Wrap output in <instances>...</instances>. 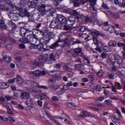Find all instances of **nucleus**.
<instances>
[{"mask_svg": "<svg viewBox=\"0 0 125 125\" xmlns=\"http://www.w3.org/2000/svg\"><path fill=\"white\" fill-rule=\"evenodd\" d=\"M34 31H37L36 30H33L32 32H31L30 34V35L27 36L26 37L23 39H21V41L24 43H30L31 44L35 43L36 42V39L32 37V33H33Z\"/></svg>", "mask_w": 125, "mask_h": 125, "instance_id": "f257e3e1", "label": "nucleus"}, {"mask_svg": "<svg viewBox=\"0 0 125 125\" xmlns=\"http://www.w3.org/2000/svg\"><path fill=\"white\" fill-rule=\"evenodd\" d=\"M82 51L81 48L78 47L74 49H72L69 51V52L71 53L73 57H76Z\"/></svg>", "mask_w": 125, "mask_h": 125, "instance_id": "f03ea898", "label": "nucleus"}, {"mask_svg": "<svg viewBox=\"0 0 125 125\" xmlns=\"http://www.w3.org/2000/svg\"><path fill=\"white\" fill-rule=\"evenodd\" d=\"M50 26L52 28H55L57 29H59L61 28V25L59 23L58 21L56 18L53 19Z\"/></svg>", "mask_w": 125, "mask_h": 125, "instance_id": "7ed1b4c3", "label": "nucleus"}, {"mask_svg": "<svg viewBox=\"0 0 125 125\" xmlns=\"http://www.w3.org/2000/svg\"><path fill=\"white\" fill-rule=\"evenodd\" d=\"M46 5L45 4H42L37 7L38 10L39 11L40 15L43 16L46 14L47 12V10H46Z\"/></svg>", "mask_w": 125, "mask_h": 125, "instance_id": "20e7f679", "label": "nucleus"}, {"mask_svg": "<svg viewBox=\"0 0 125 125\" xmlns=\"http://www.w3.org/2000/svg\"><path fill=\"white\" fill-rule=\"evenodd\" d=\"M0 103L2 105L5 106L7 108L8 110H11L12 106L11 104L9 103H7L4 99L3 97H1L0 98Z\"/></svg>", "mask_w": 125, "mask_h": 125, "instance_id": "39448f33", "label": "nucleus"}, {"mask_svg": "<svg viewBox=\"0 0 125 125\" xmlns=\"http://www.w3.org/2000/svg\"><path fill=\"white\" fill-rule=\"evenodd\" d=\"M68 38H67L65 39H61L59 38L58 40L52 44L51 45L49 46V48L51 49H54L57 47L59 45V43L68 40Z\"/></svg>", "mask_w": 125, "mask_h": 125, "instance_id": "423d86ee", "label": "nucleus"}, {"mask_svg": "<svg viewBox=\"0 0 125 125\" xmlns=\"http://www.w3.org/2000/svg\"><path fill=\"white\" fill-rule=\"evenodd\" d=\"M31 32V31L29 29L22 28L20 30V34L21 36L23 37L26 35L27 36L30 35V33Z\"/></svg>", "mask_w": 125, "mask_h": 125, "instance_id": "0eeeda50", "label": "nucleus"}, {"mask_svg": "<svg viewBox=\"0 0 125 125\" xmlns=\"http://www.w3.org/2000/svg\"><path fill=\"white\" fill-rule=\"evenodd\" d=\"M57 19L61 24L65 23L66 22V18L62 15L57 14Z\"/></svg>", "mask_w": 125, "mask_h": 125, "instance_id": "6e6552de", "label": "nucleus"}, {"mask_svg": "<svg viewBox=\"0 0 125 125\" xmlns=\"http://www.w3.org/2000/svg\"><path fill=\"white\" fill-rule=\"evenodd\" d=\"M42 62L40 61V60H35L32 63V65L31 67V68L32 69H36L37 66H40L42 65Z\"/></svg>", "mask_w": 125, "mask_h": 125, "instance_id": "1a4fd4ad", "label": "nucleus"}, {"mask_svg": "<svg viewBox=\"0 0 125 125\" xmlns=\"http://www.w3.org/2000/svg\"><path fill=\"white\" fill-rule=\"evenodd\" d=\"M48 28L46 27H43L42 29H39V31L43 36L48 35Z\"/></svg>", "mask_w": 125, "mask_h": 125, "instance_id": "9d476101", "label": "nucleus"}, {"mask_svg": "<svg viewBox=\"0 0 125 125\" xmlns=\"http://www.w3.org/2000/svg\"><path fill=\"white\" fill-rule=\"evenodd\" d=\"M55 56H54V54L53 53H51L49 54V59H50V60L47 61L46 63L48 64H52L55 61Z\"/></svg>", "mask_w": 125, "mask_h": 125, "instance_id": "9b49d317", "label": "nucleus"}, {"mask_svg": "<svg viewBox=\"0 0 125 125\" xmlns=\"http://www.w3.org/2000/svg\"><path fill=\"white\" fill-rule=\"evenodd\" d=\"M30 96L29 94L26 92H24L20 93V98L21 100H25Z\"/></svg>", "mask_w": 125, "mask_h": 125, "instance_id": "f8f14e48", "label": "nucleus"}, {"mask_svg": "<svg viewBox=\"0 0 125 125\" xmlns=\"http://www.w3.org/2000/svg\"><path fill=\"white\" fill-rule=\"evenodd\" d=\"M75 22V18L70 16L69 18L67 21H66V23L67 24H70L73 26Z\"/></svg>", "mask_w": 125, "mask_h": 125, "instance_id": "ddd939ff", "label": "nucleus"}, {"mask_svg": "<svg viewBox=\"0 0 125 125\" xmlns=\"http://www.w3.org/2000/svg\"><path fill=\"white\" fill-rule=\"evenodd\" d=\"M8 15L9 18L12 21L16 20V17L15 16V14L13 13L10 10L8 12Z\"/></svg>", "mask_w": 125, "mask_h": 125, "instance_id": "4468645a", "label": "nucleus"}, {"mask_svg": "<svg viewBox=\"0 0 125 125\" xmlns=\"http://www.w3.org/2000/svg\"><path fill=\"white\" fill-rule=\"evenodd\" d=\"M113 59L111 58L110 59V61L114 65L115 62L119 64H120L122 63V59L118 60L117 59L114 55L113 56Z\"/></svg>", "mask_w": 125, "mask_h": 125, "instance_id": "2eb2a0df", "label": "nucleus"}, {"mask_svg": "<svg viewBox=\"0 0 125 125\" xmlns=\"http://www.w3.org/2000/svg\"><path fill=\"white\" fill-rule=\"evenodd\" d=\"M28 4L30 7L32 8H35L37 6L36 2L32 0H29Z\"/></svg>", "mask_w": 125, "mask_h": 125, "instance_id": "dca6fc26", "label": "nucleus"}, {"mask_svg": "<svg viewBox=\"0 0 125 125\" xmlns=\"http://www.w3.org/2000/svg\"><path fill=\"white\" fill-rule=\"evenodd\" d=\"M43 40V43L45 44H46L49 42L51 38L49 35L43 36L42 38Z\"/></svg>", "mask_w": 125, "mask_h": 125, "instance_id": "f3484780", "label": "nucleus"}, {"mask_svg": "<svg viewBox=\"0 0 125 125\" xmlns=\"http://www.w3.org/2000/svg\"><path fill=\"white\" fill-rule=\"evenodd\" d=\"M92 33L96 36H100L103 37L105 36V34L101 31H94L92 32Z\"/></svg>", "mask_w": 125, "mask_h": 125, "instance_id": "a211bd4d", "label": "nucleus"}, {"mask_svg": "<svg viewBox=\"0 0 125 125\" xmlns=\"http://www.w3.org/2000/svg\"><path fill=\"white\" fill-rule=\"evenodd\" d=\"M73 84V82L71 81H68L66 85H64L63 87L62 88V89L65 91L67 90L68 89V88L67 86H72Z\"/></svg>", "mask_w": 125, "mask_h": 125, "instance_id": "6ab92c4d", "label": "nucleus"}, {"mask_svg": "<svg viewBox=\"0 0 125 125\" xmlns=\"http://www.w3.org/2000/svg\"><path fill=\"white\" fill-rule=\"evenodd\" d=\"M16 79L18 83L20 85L22 84L24 82L22 78L19 75H16Z\"/></svg>", "mask_w": 125, "mask_h": 125, "instance_id": "aec40b11", "label": "nucleus"}, {"mask_svg": "<svg viewBox=\"0 0 125 125\" xmlns=\"http://www.w3.org/2000/svg\"><path fill=\"white\" fill-rule=\"evenodd\" d=\"M26 103L28 106L31 107H32L33 106L32 100L30 96L27 99Z\"/></svg>", "mask_w": 125, "mask_h": 125, "instance_id": "412c9836", "label": "nucleus"}, {"mask_svg": "<svg viewBox=\"0 0 125 125\" xmlns=\"http://www.w3.org/2000/svg\"><path fill=\"white\" fill-rule=\"evenodd\" d=\"M116 113L118 115V116H117L116 115H115V114H114V117H113L114 118L113 119L114 120H119L120 117H121V113L119 110H117L116 111Z\"/></svg>", "mask_w": 125, "mask_h": 125, "instance_id": "4be33fe9", "label": "nucleus"}, {"mask_svg": "<svg viewBox=\"0 0 125 125\" xmlns=\"http://www.w3.org/2000/svg\"><path fill=\"white\" fill-rule=\"evenodd\" d=\"M3 60L6 63L10 62L11 60V58L10 56L6 55L3 57Z\"/></svg>", "mask_w": 125, "mask_h": 125, "instance_id": "5701e85b", "label": "nucleus"}, {"mask_svg": "<svg viewBox=\"0 0 125 125\" xmlns=\"http://www.w3.org/2000/svg\"><path fill=\"white\" fill-rule=\"evenodd\" d=\"M9 86V84L7 83H0V89H6Z\"/></svg>", "mask_w": 125, "mask_h": 125, "instance_id": "b1692460", "label": "nucleus"}, {"mask_svg": "<svg viewBox=\"0 0 125 125\" xmlns=\"http://www.w3.org/2000/svg\"><path fill=\"white\" fill-rule=\"evenodd\" d=\"M10 25L12 28V30L13 32L17 31L19 30L18 27L15 24L11 23Z\"/></svg>", "mask_w": 125, "mask_h": 125, "instance_id": "393cba45", "label": "nucleus"}, {"mask_svg": "<svg viewBox=\"0 0 125 125\" xmlns=\"http://www.w3.org/2000/svg\"><path fill=\"white\" fill-rule=\"evenodd\" d=\"M96 14H92L91 17V23H93L97 21Z\"/></svg>", "mask_w": 125, "mask_h": 125, "instance_id": "a878e982", "label": "nucleus"}, {"mask_svg": "<svg viewBox=\"0 0 125 125\" xmlns=\"http://www.w3.org/2000/svg\"><path fill=\"white\" fill-rule=\"evenodd\" d=\"M8 37L9 38V39L12 43H13L16 42L15 40L13 38V35L11 33L9 34Z\"/></svg>", "mask_w": 125, "mask_h": 125, "instance_id": "bb28decb", "label": "nucleus"}, {"mask_svg": "<svg viewBox=\"0 0 125 125\" xmlns=\"http://www.w3.org/2000/svg\"><path fill=\"white\" fill-rule=\"evenodd\" d=\"M0 28L3 29H5L7 28V26L4 23V21L1 20H0Z\"/></svg>", "mask_w": 125, "mask_h": 125, "instance_id": "cd10ccee", "label": "nucleus"}, {"mask_svg": "<svg viewBox=\"0 0 125 125\" xmlns=\"http://www.w3.org/2000/svg\"><path fill=\"white\" fill-rule=\"evenodd\" d=\"M83 65L81 63L75 64L74 66L75 69L77 70H81L83 67Z\"/></svg>", "mask_w": 125, "mask_h": 125, "instance_id": "c85d7f7f", "label": "nucleus"}, {"mask_svg": "<svg viewBox=\"0 0 125 125\" xmlns=\"http://www.w3.org/2000/svg\"><path fill=\"white\" fill-rule=\"evenodd\" d=\"M108 45L110 46L115 47L116 46V42L115 41L111 40L109 42Z\"/></svg>", "mask_w": 125, "mask_h": 125, "instance_id": "c756f323", "label": "nucleus"}, {"mask_svg": "<svg viewBox=\"0 0 125 125\" xmlns=\"http://www.w3.org/2000/svg\"><path fill=\"white\" fill-rule=\"evenodd\" d=\"M80 115L82 117L84 118L86 116H88L89 115V114L87 111H85L81 113Z\"/></svg>", "mask_w": 125, "mask_h": 125, "instance_id": "7c9ffc66", "label": "nucleus"}, {"mask_svg": "<svg viewBox=\"0 0 125 125\" xmlns=\"http://www.w3.org/2000/svg\"><path fill=\"white\" fill-rule=\"evenodd\" d=\"M58 71H51L47 72V73L49 75L54 76L58 75L57 73V72Z\"/></svg>", "mask_w": 125, "mask_h": 125, "instance_id": "2f4dec72", "label": "nucleus"}, {"mask_svg": "<svg viewBox=\"0 0 125 125\" xmlns=\"http://www.w3.org/2000/svg\"><path fill=\"white\" fill-rule=\"evenodd\" d=\"M59 88L58 86H55L54 85H52L49 87V89L53 91L56 90Z\"/></svg>", "mask_w": 125, "mask_h": 125, "instance_id": "473e14b6", "label": "nucleus"}, {"mask_svg": "<svg viewBox=\"0 0 125 125\" xmlns=\"http://www.w3.org/2000/svg\"><path fill=\"white\" fill-rule=\"evenodd\" d=\"M36 49L38 48L39 49V50L40 51H42V49L43 50V45L42 43H40L36 45Z\"/></svg>", "mask_w": 125, "mask_h": 125, "instance_id": "72a5a7b5", "label": "nucleus"}, {"mask_svg": "<svg viewBox=\"0 0 125 125\" xmlns=\"http://www.w3.org/2000/svg\"><path fill=\"white\" fill-rule=\"evenodd\" d=\"M83 61L85 64L87 65H90V62L88 57H87L84 59Z\"/></svg>", "mask_w": 125, "mask_h": 125, "instance_id": "f704fd0d", "label": "nucleus"}, {"mask_svg": "<svg viewBox=\"0 0 125 125\" xmlns=\"http://www.w3.org/2000/svg\"><path fill=\"white\" fill-rule=\"evenodd\" d=\"M33 74L36 76H40L41 75V71L38 70H36L33 72Z\"/></svg>", "mask_w": 125, "mask_h": 125, "instance_id": "c9c22d12", "label": "nucleus"}, {"mask_svg": "<svg viewBox=\"0 0 125 125\" xmlns=\"http://www.w3.org/2000/svg\"><path fill=\"white\" fill-rule=\"evenodd\" d=\"M73 26L70 24H66L64 26V29L66 30H68L70 29Z\"/></svg>", "mask_w": 125, "mask_h": 125, "instance_id": "e433bc0d", "label": "nucleus"}, {"mask_svg": "<svg viewBox=\"0 0 125 125\" xmlns=\"http://www.w3.org/2000/svg\"><path fill=\"white\" fill-rule=\"evenodd\" d=\"M66 105L68 107L71 108H73L75 107V106L74 103L70 102H67L66 104Z\"/></svg>", "mask_w": 125, "mask_h": 125, "instance_id": "4c0bfd02", "label": "nucleus"}, {"mask_svg": "<svg viewBox=\"0 0 125 125\" xmlns=\"http://www.w3.org/2000/svg\"><path fill=\"white\" fill-rule=\"evenodd\" d=\"M104 73V72L102 70H100L98 72L97 75L100 78L103 76Z\"/></svg>", "mask_w": 125, "mask_h": 125, "instance_id": "58836bf2", "label": "nucleus"}, {"mask_svg": "<svg viewBox=\"0 0 125 125\" xmlns=\"http://www.w3.org/2000/svg\"><path fill=\"white\" fill-rule=\"evenodd\" d=\"M92 40H93L94 44L95 45H97V44L98 43V40L96 37L93 36Z\"/></svg>", "mask_w": 125, "mask_h": 125, "instance_id": "ea45409f", "label": "nucleus"}, {"mask_svg": "<svg viewBox=\"0 0 125 125\" xmlns=\"http://www.w3.org/2000/svg\"><path fill=\"white\" fill-rule=\"evenodd\" d=\"M73 2L74 5L75 7L78 6L81 4L78 0H73Z\"/></svg>", "mask_w": 125, "mask_h": 125, "instance_id": "a19ab883", "label": "nucleus"}, {"mask_svg": "<svg viewBox=\"0 0 125 125\" xmlns=\"http://www.w3.org/2000/svg\"><path fill=\"white\" fill-rule=\"evenodd\" d=\"M111 49L110 47L108 46H104L103 48V50L106 52L109 51Z\"/></svg>", "mask_w": 125, "mask_h": 125, "instance_id": "79ce46f5", "label": "nucleus"}, {"mask_svg": "<svg viewBox=\"0 0 125 125\" xmlns=\"http://www.w3.org/2000/svg\"><path fill=\"white\" fill-rule=\"evenodd\" d=\"M91 6L92 7L93 9V11H92V12L93 14H96V12L97 11V9L95 8L94 6L95 5H93V4H90Z\"/></svg>", "mask_w": 125, "mask_h": 125, "instance_id": "37998d69", "label": "nucleus"}, {"mask_svg": "<svg viewBox=\"0 0 125 125\" xmlns=\"http://www.w3.org/2000/svg\"><path fill=\"white\" fill-rule=\"evenodd\" d=\"M48 55V54H43L42 55V58L45 61H47Z\"/></svg>", "mask_w": 125, "mask_h": 125, "instance_id": "c03bdc74", "label": "nucleus"}, {"mask_svg": "<svg viewBox=\"0 0 125 125\" xmlns=\"http://www.w3.org/2000/svg\"><path fill=\"white\" fill-rule=\"evenodd\" d=\"M71 15H73L74 16H79V13L76 10H72Z\"/></svg>", "mask_w": 125, "mask_h": 125, "instance_id": "a18cd8bd", "label": "nucleus"}, {"mask_svg": "<svg viewBox=\"0 0 125 125\" xmlns=\"http://www.w3.org/2000/svg\"><path fill=\"white\" fill-rule=\"evenodd\" d=\"M107 30L110 33H112L114 30V28L113 26H111L109 27Z\"/></svg>", "mask_w": 125, "mask_h": 125, "instance_id": "49530a36", "label": "nucleus"}, {"mask_svg": "<svg viewBox=\"0 0 125 125\" xmlns=\"http://www.w3.org/2000/svg\"><path fill=\"white\" fill-rule=\"evenodd\" d=\"M72 42V40H71L69 39L67 41L65 42V44H66L67 46L69 47V46L71 45Z\"/></svg>", "mask_w": 125, "mask_h": 125, "instance_id": "de8ad7c7", "label": "nucleus"}, {"mask_svg": "<svg viewBox=\"0 0 125 125\" xmlns=\"http://www.w3.org/2000/svg\"><path fill=\"white\" fill-rule=\"evenodd\" d=\"M85 21L86 23H91V17L90 18L88 16H86L85 17Z\"/></svg>", "mask_w": 125, "mask_h": 125, "instance_id": "09e8293b", "label": "nucleus"}, {"mask_svg": "<svg viewBox=\"0 0 125 125\" xmlns=\"http://www.w3.org/2000/svg\"><path fill=\"white\" fill-rule=\"evenodd\" d=\"M82 43V42L80 40H77L76 41L73 42L71 44L72 45H73L76 44H79Z\"/></svg>", "mask_w": 125, "mask_h": 125, "instance_id": "8fccbe9b", "label": "nucleus"}, {"mask_svg": "<svg viewBox=\"0 0 125 125\" xmlns=\"http://www.w3.org/2000/svg\"><path fill=\"white\" fill-rule=\"evenodd\" d=\"M5 47L8 50H10L12 49V46L10 43H8L6 45Z\"/></svg>", "mask_w": 125, "mask_h": 125, "instance_id": "3c124183", "label": "nucleus"}, {"mask_svg": "<svg viewBox=\"0 0 125 125\" xmlns=\"http://www.w3.org/2000/svg\"><path fill=\"white\" fill-rule=\"evenodd\" d=\"M49 123H50V124H52L53 123V121H54L55 123L57 124V125H61V124L57 121L56 120L53 119H52V120H51V121H52V122H51L49 120H47Z\"/></svg>", "mask_w": 125, "mask_h": 125, "instance_id": "603ef678", "label": "nucleus"}, {"mask_svg": "<svg viewBox=\"0 0 125 125\" xmlns=\"http://www.w3.org/2000/svg\"><path fill=\"white\" fill-rule=\"evenodd\" d=\"M119 6L121 7L125 8V0H123L122 3L120 2Z\"/></svg>", "mask_w": 125, "mask_h": 125, "instance_id": "864d4df0", "label": "nucleus"}, {"mask_svg": "<svg viewBox=\"0 0 125 125\" xmlns=\"http://www.w3.org/2000/svg\"><path fill=\"white\" fill-rule=\"evenodd\" d=\"M34 82L32 81L28 80L26 82V83L32 87Z\"/></svg>", "mask_w": 125, "mask_h": 125, "instance_id": "5fc2aeb1", "label": "nucleus"}, {"mask_svg": "<svg viewBox=\"0 0 125 125\" xmlns=\"http://www.w3.org/2000/svg\"><path fill=\"white\" fill-rule=\"evenodd\" d=\"M24 89L26 90H27L29 92L32 93H35V92H36L35 91L32 90L31 89L26 87H24Z\"/></svg>", "mask_w": 125, "mask_h": 125, "instance_id": "6e6d98bb", "label": "nucleus"}, {"mask_svg": "<svg viewBox=\"0 0 125 125\" xmlns=\"http://www.w3.org/2000/svg\"><path fill=\"white\" fill-rule=\"evenodd\" d=\"M24 15L25 16H27L29 18H30V17H32V16L30 15V13H29L27 10H25Z\"/></svg>", "mask_w": 125, "mask_h": 125, "instance_id": "4d7b16f0", "label": "nucleus"}, {"mask_svg": "<svg viewBox=\"0 0 125 125\" xmlns=\"http://www.w3.org/2000/svg\"><path fill=\"white\" fill-rule=\"evenodd\" d=\"M61 67L60 64L59 63H56L54 66V68L58 69H59Z\"/></svg>", "mask_w": 125, "mask_h": 125, "instance_id": "13d9d810", "label": "nucleus"}, {"mask_svg": "<svg viewBox=\"0 0 125 125\" xmlns=\"http://www.w3.org/2000/svg\"><path fill=\"white\" fill-rule=\"evenodd\" d=\"M112 101L110 100H107L105 101V103L107 105L111 106L112 105Z\"/></svg>", "mask_w": 125, "mask_h": 125, "instance_id": "bf43d9fd", "label": "nucleus"}, {"mask_svg": "<svg viewBox=\"0 0 125 125\" xmlns=\"http://www.w3.org/2000/svg\"><path fill=\"white\" fill-rule=\"evenodd\" d=\"M8 120L10 121L11 123H14L15 121V119L13 118L10 117H7V121Z\"/></svg>", "mask_w": 125, "mask_h": 125, "instance_id": "052dcab7", "label": "nucleus"}, {"mask_svg": "<svg viewBox=\"0 0 125 125\" xmlns=\"http://www.w3.org/2000/svg\"><path fill=\"white\" fill-rule=\"evenodd\" d=\"M102 7L103 8L107 10H108L109 9V8L107 5L104 2H103L102 4Z\"/></svg>", "mask_w": 125, "mask_h": 125, "instance_id": "680f3d73", "label": "nucleus"}, {"mask_svg": "<svg viewBox=\"0 0 125 125\" xmlns=\"http://www.w3.org/2000/svg\"><path fill=\"white\" fill-rule=\"evenodd\" d=\"M0 7L1 9L4 10H8L9 9L8 8L4 6H2L1 5H0Z\"/></svg>", "mask_w": 125, "mask_h": 125, "instance_id": "e2e57ef3", "label": "nucleus"}, {"mask_svg": "<svg viewBox=\"0 0 125 125\" xmlns=\"http://www.w3.org/2000/svg\"><path fill=\"white\" fill-rule=\"evenodd\" d=\"M85 30V27L84 26H82L80 27H79V30L81 32H83Z\"/></svg>", "mask_w": 125, "mask_h": 125, "instance_id": "0e129e2a", "label": "nucleus"}, {"mask_svg": "<svg viewBox=\"0 0 125 125\" xmlns=\"http://www.w3.org/2000/svg\"><path fill=\"white\" fill-rule=\"evenodd\" d=\"M15 80L16 78H13L12 79L9 80L8 81V83H14Z\"/></svg>", "mask_w": 125, "mask_h": 125, "instance_id": "69168bd1", "label": "nucleus"}, {"mask_svg": "<svg viewBox=\"0 0 125 125\" xmlns=\"http://www.w3.org/2000/svg\"><path fill=\"white\" fill-rule=\"evenodd\" d=\"M73 74V72L70 71H68L67 73V75H68L69 77H72Z\"/></svg>", "mask_w": 125, "mask_h": 125, "instance_id": "338daca9", "label": "nucleus"}, {"mask_svg": "<svg viewBox=\"0 0 125 125\" xmlns=\"http://www.w3.org/2000/svg\"><path fill=\"white\" fill-rule=\"evenodd\" d=\"M51 100L53 101H59L58 97L56 96H53L51 98Z\"/></svg>", "mask_w": 125, "mask_h": 125, "instance_id": "774afa93", "label": "nucleus"}]
</instances>
